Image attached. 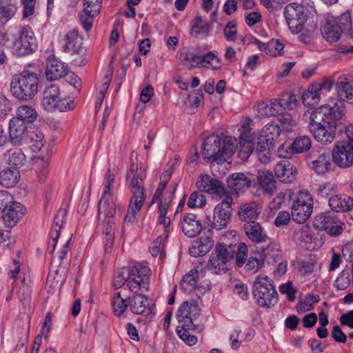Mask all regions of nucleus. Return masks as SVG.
Returning a JSON list of instances; mask_svg holds the SVG:
<instances>
[{"mask_svg": "<svg viewBox=\"0 0 353 353\" xmlns=\"http://www.w3.org/2000/svg\"><path fill=\"white\" fill-rule=\"evenodd\" d=\"M343 107L321 105L307 110L303 117L308 121V128L314 139L323 144L331 143L336 132L345 131L347 140L353 143V124L346 126L344 122Z\"/></svg>", "mask_w": 353, "mask_h": 353, "instance_id": "1", "label": "nucleus"}, {"mask_svg": "<svg viewBox=\"0 0 353 353\" xmlns=\"http://www.w3.org/2000/svg\"><path fill=\"white\" fill-rule=\"evenodd\" d=\"M104 188L102 197L99 203L97 228L101 230L109 243H112L116 228L115 216L119 210V204L114 197L112 191L115 182V174L108 168L104 177Z\"/></svg>", "mask_w": 353, "mask_h": 353, "instance_id": "2", "label": "nucleus"}, {"mask_svg": "<svg viewBox=\"0 0 353 353\" xmlns=\"http://www.w3.org/2000/svg\"><path fill=\"white\" fill-rule=\"evenodd\" d=\"M236 139L231 136L225 137L223 141L219 136L212 134L203 143V154L208 161L223 162L234 152Z\"/></svg>", "mask_w": 353, "mask_h": 353, "instance_id": "3", "label": "nucleus"}, {"mask_svg": "<svg viewBox=\"0 0 353 353\" xmlns=\"http://www.w3.org/2000/svg\"><path fill=\"white\" fill-rule=\"evenodd\" d=\"M323 37L329 43H334L340 39L342 33L353 36L352 21L350 12L343 13L337 19L327 16L321 26Z\"/></svg>", "mask_w": 353, "mask_h": 353, "instance_id": "4", "label": "nucleus"}, {"mask_svg": "<svg viewBox=\"0 0 353 353\" xmlns=\"http://www.w3.org/2000/svg\"><path fill=\"white\" fill-rule=\"evenodd\" d=\"M39 79L36 73L23 70L16 75L10 83L14 97L21 100L32 99L38 91Z\"/></svg>", "mask_w": 353, "mask_h": 353, "instance_id": "5", "label": "nucleus"}, {"mask_svg": "<svg viewBox=\"0 0 353 353\" xmlns=\"http://www.w3.org/2000/svg\"><path fill=\"white\" fill-rule=\"evenodd\" d=\"M316 14L314 7L309 4L291 3L286 6L284 10L286 22L293 33L301 32L305 21Z\"/></svg>", "mask_w": 353, "mask_h": 353, "instance_id": "6", "label": "nucleus"}, {"mask_svg": "<svg viewBox=\"0 0 353 353\" xmlns=\"http://www.w3.org/2000/svg\"><path fill=\"white\" fill-rule=\"evenodd\" d=\"M253 295L261 307H270L276 303L278 294L272 281L266 275L259 274L254 283Z\"/></svg>", "mask_w": 353, "mask_h": 353, "instance_id": "7", "label": "nucleus"}, {"mask_svg": "<svg viewBox=\"0 0 353 353\" xmlns=\"http://www.w3.org/2000/svg\"><path fill=\"white\" fill-rule=\"evenodd\" d=\"M232 203V197L227 195L220 203L215 206L212 219L210 214H205L203 217L204 228L211 227L217 230L225 228L231 220Z\"/></svg>", "mask_w": 353, "mask_h": 353, "instance_id": "8", "label": "nucleus"}, {"mask_svg": "<svg viewBox=\"0 0 353 353\" xmlns=\"http://www.w3.org/2000/svg\"><path fill=\"white\" fill-rule=\"evenodd\" d=\"M279 136V128L274 124L267 125L263 130L256 147V154L259 161L268 163L274 150L275 139Z\"/></svg>", "mask_w": 353, "mask_h": 353, "instance_id": "9", "label": "nucleus"}, {"mask_svg": "<svg viewBox=\"0 0 353 353\" xmlns=\"http://www.w3.org/2000/svg\"><path fill=\"white\" fill-rule=\"evenodd\" d=\"M127 272V285L132 292H143L149 290L151 270L147 265L136 263Z\"/></svg>", "mask_w": 353, "mask_h": 353, "instance_id": "10", "label": "nucleus"}, {"mask_svg": "<svg viewBox=\"0 0 353 353\" xmlns=\"http://www.w3.org/2000/svg\"><path fill=\"white\" fill-rule=\"evenodd\" d=\"M343 225L334 212L321 213L313 221V226L316 229L323 230L331 236L340 235L343 231Z\"/></svg>", "mask_w": 353, "mask_h": 353, "instance_id": "11", "label": "nucleus"}, {"mask_svg": "<svg viewBox=\"0 0 353 353\" xmlns=\"http://www.w3.org/2000/svg\"><path fill=\"white\" fill-rule=\"evenodd\" d=\"M292 218L299 223L305 222L312 212V199L307 192H301L292 205Z\"/></svg>", "mask_w": 353, "mask_h": 353, "instance_id": "12", "label": "nucleus"}, {"mask_svg": "<svg viewBox=\"0 0 353 353\" xmlns=\"http://www.w3.org/2000/svg\"><path fill=\"white\" fill-rule=\"evenodd\" d=\"M37 48V39L32 28L26 26L19 32L18 39L14 43V50L18 56L32 53Z\"/></svg>", "mask_w": 353, "mask_h": 353, "instance_id": "13", "label": "nucleus"}, {"mask_svg": "<svg viewBox=\"0 0 353 353\" xmlns=\"http://www.w3.org/2000/svg\"><path fill=\"white\" fill-rule=\"evenodd\" d=\"M332 160L339 167L347 168L353 165V143L339 141L332 151Z\"/></svg>", "mask_w": 353, "mask_h": 353, "instance_id": "14", "label": "nucleus"}, {"mask_svg": "<svg viewBox=\"0 0 353 353\" xmlns=\"http://www.w3.org/2000/svg\"><path fill=\"white\" fill-rule=\"evenodd\" d=\"M196 185L200 192H204L212 196L221 199L229 195L223 183L208 174H201L198 177Z\"/></svg>", "mask_w": 353, "mask_h": 353, "instance_id": "15", "label": "nucleus"}, {"mask_svg": "<svg viewBox=\"0 0 353 353\" xmlns=\"http://www.w3.org/2000/svg\"><path fill=\"white\" fill-rule=\"evenodd\" d=\"M30 130L27 124L19 118H12L9 123L8 139L10 143L15 146L28 144Z\"/></svg>", "mask_w": 353, "mask_h": 353, "instance_id": "16", "label": "nucleus"}, {"mask_svg": "<svg viewBox=\"0 0 353 353\" xmlns=\"http://www.w3.org/2000/svg\"><path fill=\"white\" fill-rule=\"evenodd\" d=\"M250 123H243L240 130L238 143V156L243 161H246L254 151V133L250 126ZM237 147L236 143L235 148Z\"/></svg>", "mask_w": 353, "mask_h": 353, "instance_id": "17", "label": "nucleus"}, {"mask_svg": "<svg viewBox=\"0 0 353 353\" xmlns=\"http://www.w3.org/2000/svg\"><path fill=\"white\" fill-rule=\"evenodd\" d=\"M311 159L310 168L317 174H323L331 169V154L324 149L312 150L310 153Z\"/></svg>", "mask_w": 353, "mask_h": 353, "instance_id": "18", "label": "nucleus"}, {"mask_svg": "<svg viewBox=\"0 0 353 353\" xmlns=\"http://www.w3.org/2000/svg\"><path fill=\"white\" fill-rule=\"evenodd\" d=\"M145 201L144 193L139 192L138 189L134 190L130 203L128 206V212L124 217L122 224V233H123L124 228L127 225H132L137 221L136 215L140 211Z\"/></svg>", "mask_w": 353, "mask_h": 353, "instance_id": "19", "label": "nucleus"}, {"mask_svg": "<svg viewBox=\"0 0 353 353\" xmlns=\"http://www.w3.org/2000/svg\"><path fill=\"white\" fill-rule=\"evenodd\" d=\"M214 243L212 234L209 230L206 234L192 242L189 248V254L193 257L203 256L212 250Z\"/></svg>", "mask_w": 353, "mask_h": 353, "instance_id": "20", "label": "nucleus"}, {"mask_svg": "<svg viewBox=\"0 0 353 353\" xmlns=\"http://www.w3.org/2000/svg\"><path fill=\"white\" fill-rule=\"evenodd\" d=\"M133 157L134 155L133 153H132L130 157L131 164L129 172L127 174V179L130 176V174H132L133 176L130 183L132 193H134V190H137V189H138L139 192H141V193H144L145 189L140 184L143 181L146 176V174L144 169L139 168L138 166L137 154H135L134 159Z\"/></svg>", "mask_w": 353, "mask_h": 353, "instance_id": "21", "label": "nucleus"}, {"mask_svg": "<svg viewBox=\"0 0 353 353\" xmlns=\"http://www.w3.org/2000/svg\"><path fill=\"white\" fill-rule=\"evenodd\" d=\"M243 229L248 239L254 244L263 243L269 241V236L263 228L256 221L245 223Z\"/></svg>", "mask_w": 353, "mask_h": 353, "instance_id": "22", "label": "nucleus"}, {"mask_svg": "<svg viewBox=\"0 0 353 353\" xmlns=\"http://www.w3.org/2000/svg\"><path fill=\"white\" fill-rule=\"evenodd\" d=\"M83 38L79 36L77 29L68 32L64 37V44L62 46L63 52L72 55L82 54Z\"/></svg>", "mask_w": 353, "mask_h": 353, "instance_id": "23", "label": "nucleus"}, {"mask_svg": "<svg viewBox=\"0 0 353 353\" xmlns=\"http://www.w3.org/2000/svg\"><path fill=\"white\" fill-rule=\"evenodd\" d=\"M68 70V65L54 56H51L48 59L46 76L48 80L54 81L61 79L66 74Z\"/></svg>", "mask_w": 353, "mask_h": 353, "instance_id": "24", "label": "nucleus"}, {"mask_svg": "<svg viewBox=\"0 0 353 353\" xmlns=\"http://www.w3.org/2000/svg\"><path fill=\"white\" fill-rule=\"evenodd\" d=\"M227 183L231 192L239 196L251 186L252 181L245 174L239 172L230 175Z\"/></svg>", "mask_w": 353, "mask_h": 353, "instance_id": "25", "label": "nucleus"}, {"mask_svg": "<svg viewBox=\"0 0 353 353\" xmlns=\"http://www.w3.org/2000/svg\"><path fill=\"white\" fill-rule=\"evenodd\" d=\"M26 211V209L22 204L12 200V203L8 205L1 214V217L9 226L12 227L21 219Z\"/></svg>", "mask_w": 353, "mask_h": 353, "instance_id": "26", "label": "nucleus"}, {"mask_svg": "<svg viewBox=\"0 0 353 353\" xmlns=\"http://www.w3.org/2000/svg\"><path fill=\"white\" fill-rule=\"evenodd\" d=\"M194 329V324L190 316L185 315L181 319H178V336L190 346L197 342L196 336L191 334L189 332Z\"/></svg>", "mask_w": 353, "mask_h": 353, "instance_id": "27", "label": "nucleus"}, {"mask_svg": "<svg viewBox=\"0 0 353 353\" xmlns=\"http://www.w3.org/2000/svg\"><path fill=\"white\" fill-rule=\"evenodd\" d=\"M274 172L280 181L285 183L293 182L297 174L296 168L288 161L277 163L274 168Z\"/></svg>", "mask_w": 353, "mask_h": 353, "instance_id": "28", "label": "nucleus"}, {"mask_svg": "<svg viewBox=\"0 0 353 353\" xmlns=\"http://www.w3.org/2000/svg\"><path fill=\"white\" fill-rule=\"evenodd\" d=\"M261 212V208L258 203L255 202L245 203L240 205L238 215L241 221L248 223L249 221H255Z\"/></svg>", "mask_w": 353, "mask_h": 353, "instance_id": "29", "label": "nucleus"}, {"mask_svg": "<svg viewBox=\"0 0 353 353\" xmlns=\"http://www.w3.org/2000/svg\"><path fill=\"white\" fill-rule=\"evenodd\" d=\"M196 215L188 214L181 223V228L185 236L192 238L200 233L203 228L201 221L196 219Z\"/></svg>", "mask_w": 353, "mask_h": 353, "instance_id": "30", "label": "nucleus"}, {"mask_svg": "<svg viewBox=\"0 0 353 353\" xmlns=\"http://www.w3.org/2000/svg\"><path fill=\"white\" fill-rule=\"evenodd\" d=\"M59 88L55 84L48 86L43 94L42 105L48 111L56 110V104L59 99Z\"/></svg>", "mask_w": 353, "mask_h": 353, "instance_id": "31", "label": "nucleus"}, {"mask_svg": "<svg viewBox=\"0 0 353 353\" xmlns=\"http://www.w3.org/2000/svg\"><path fill=\"white\" fill-rule=\"evenodd\" d=\"M134 294L132 297H129L131 312L136 314H142L148 308L150 312H152V309L148 303V297L141 292Z\"/></svg>", "mask_w": 353, "mask_h": 353, "instance_id": "32", "label": "nucleus"}, {"mask_svg": "<svg viewBox=\"0 0 353 353\" xmlns=\"http://www.w3.org/2000/svg\"><path fill=\"white\" fill-rule=\"evenodd\" d=\"M353 205V199L345 194L334 195L329 199V205L334 212H346Z\"/></svg>", "mask_w": 353, "mask_h": 353, "instance_id": "33", "label": "nucleus"}, {"mask_svg": "<svg viewBox=\"0 0 353 353\" xmlns=\"http://www.w3.org/2000/svg\"><path fill=\"white\" fill-rule=\"evenodd\" d=\"M257 180L265 192L273 194L276 192V181L270 172L259 170L257 174Z\"/></svg>", "mask_w": 353, "mask_h": 353, "instance_id": "34", "label": "nucleus"}, {"mask_svg": "<svg viewBox=\"0 0 353 353\" xmlns=\"http://www.w3.org/2000/svg\"><path fill=\"white\" fill-rule=\"evenodd\" d=\"M199 279L197 267L192 269L181 279L180 285L181 290L185 293H191L196 288Z\"/></svg>", "mask_w": 353, "mask_h": 353, "instance_id": "35", "label": "nucleus"}, {"mask_svg": "<svg viewBox=\"0 0 353 353\" xmlns=\"http://www.w3.org/2000/svg\"><path fill=\"white\" fill-rule=\"evenodd\" d=\"M236 250V244L218 243L215 248L214 254L219 257V260L228 263L234 259Z\"/></svg>", "mask_w": 353, "mask_h": 353, "instance_id": "36", "label": "nucleus"}, {"mask_svg": "<svg viewBox=\"0 0 353 353\" xmlns=\"http://www.w3.org/2000/svg\"><path fill=\"white\" fill-rule=\"evenodd\" d=\"M20 173L17 169L7 168L0 172V185L9 188L14 186L19 181Z\"/></svg>", "mask_w": 353, "mask_h": 353, "instance_id": "37", "label": "nucleus"}, {"mask_svg": "<svg viewBox=\"0 0 353 353\" xmlns=\"http://www.w3.org/2000/svg\"><path fill=\"white\" fill-rule=\"evenodd\" d=\"M67 214V210L65 208H60L57 214L54 216V222L52 228V230L50 232V236L52 240L53 243V249L51 251V253L54 252L56 243L59 237V232L62 228V225L64 223V219Z\"/></svg>", "mask_w": 353, "mask_h": 353, "instance_id": "38", "label": "nucleus"}, {"mask_svg": "<svg viewBox=\"0 0 353 353\" xmlns=\"http://www.w3.org/2000/svg\"><path fill=\"white\" fill-rule=\"evenodd\" d=\"M338 97L342 100L353 104V81L343 79L336 83Z\"/></svg>", "mask_w": 353, "mask_h": 353, "instance_id": "39", "label": "nucleus"}, {"mask_svg": "<svg viewBox=\"0 0 353 353\" xmlns=\"http://www.w3.org/2000/svg\"><path fill=\"white\" fill-rule=\"evenodd\" d=\"M17 6L10 1L0 0V23H6L16 14Z\"/></svg>", "mask_w": 353, "mask_h": 353, "instance_id": "40", "label": "nucleus"}, {"mask_svg": "<svg viewBox=\"0 0 353 353\" xmlns=\"http://www.w3.org/2000/svg\"><path fill=\"white\" fill-rule=\"evenodd\" d=\"M6 155L8 163L14 169L21 168L26 161V156L20 148H11L8 150Z\"/></svg>", "mask_w": 353, "mask_h": 353, "instance_id": "41", "label": "nucleus"}, {"mask_svg": "<svg viewBox=\"0 0 353 353\" xmlns=\"http://www.w3.org/2000/svg\"><path fill=\"white\" fill-rule=\"evenodd\" d=\"M268 245L262 250V253L267 259H272L274 262H278L281 259V249L280 245L275 241H269Z\"/></svg>", "mask_w": 353, "mask_h": 353, "instance_id": "42", "label": "nucleus"}, {"mask_svg": "<svg viewBox=\"0 0 353 353\" xmlns=\"http://www.w3.org/2000/svg\"><path fill=\"white\" fill-rule=\"evenodd\" d=\"M311 148V139L309 137L303 135L296 137L288 148L292 150L295 154L307 152Z\"/></svg>", "mask_w": 353, "mask_h": 353, "instance_id": "43", "label": "nucleus"}, {"mask_svg": "<svg viewBox=\"0 0 353 353\" xmlns=\"http://www.w3.org/2000/svg\"><path fill=\"white\" fill-rule=\"evenodd\" d=\"M174 165H172L171 167L167 170H165L160 177V183L159 187L155 191V193L153 196L152 203L159 201L162 195L163 191L165 189L166 185L169 182L171 176L174 173Z\"/></svg>", "mask_w": 353, "mask_h": 353, "instance_id": "44", "label": "nucleus"}, {"mask_svg": "<svg viewBox=\"0 0 353 353\" xmlns=\"http://www.w3.org/2000/svg\"><path fill=\"white\" fill-rule=\"evenodd\" d=\"M174 192L175 187L174 189L170 192L168 198H165L164 203H163L161 201L159 203V221L160 223L163 224L165 228H167L170 226L171 221L169 217H165L167 214V209L169 203L172 201L174 197Z\"/></svg>", "mask_w": 353, "mask_h": 353, "instance_id": "45", "label": "nucleus"}, {"mask_svg": "<svg viewBox=\"0 0 353 353\" xmlns=\"http://www.w3.org/2000/svg\"><path fill=\"white\" fill-rule=\"evenodd\" d=\"M19 120H22L24 123H33L37 118L36 110L29 105H21L17 110V117Z\"/></svg>", "mask_w": 353, "mask_h": 353, "instance_id": "46", "label": "nucleus"}, {"mask_svg": "<svg viewBox=\"0 0 353 353\" xmlns=\"http://www.w3.org/2000/svg\"><path fill=\"white\" fill-rule=\"evenodd\" d=\"M112 305L114 314L120 316L127 310L128 307L130 306L129 298L123 299L121 297V293L117 292L112 298Z\"/></svg>", "mask_w": 353, "mask_h": 353, "instance_id": "47", "label": "nucleus"}, {"mask_svg": "<svg viewBox=\"0 0 353 353\" xmlns=\"http://www.w3.org/2000/svg\"><path fill=\"white\" fill-rule=\"evenodd\" d=\"M209 31L207 23L203 21L201 17H196L192 26L191 34L196 38L205 37Z\"/></svg>", "mask_w": 353, "mask_h": 353, "instance_id": "48", "label": "nucleus"}, {"mask_svg": "<svg viewBox=\"0 0 353 353\" xmlns=\"http://www.w3.org/2000/svg\"><path fill=\"white\" fill-rule=\"evenodd\" d=\"M206 269L212 274H221L228 270V267L227 263L219 260V257L216 255H212L206 265Z\"/></svg>", "mask_w": 353, "mask_h": 353, "instance_id": "49", "label": "nucleus"}, {"mask_svg": "<svg viewBox=\"0 0 353 353\" xmlns=\"http://www.w3.org/2000/svg\"><path fill=\"white\" fill-rule=\"evenodd\" d=\"M315 264V261L312 259H299L294 263V266L301 275L305 276L311 274L314 272Z\"/></svg>", "mask_w": 353, "mask_h": 353, "instance_id": "50", "label": "nucleus"}, {"mask_svg": "<svg viewBox=\"0 0 353 353\" xmlns=\"http://www.w3.org/2000/svg\"><path fill=\"white\" fill-rule=\"evenodd\" d=\"M202 67H206L213 70L221 68V61L217 57L215 51L209 52L205 56H201Z\"/></svg>", "mask_w": 353, "mask_h": 353, "instance_id": "51", "label": "nucleus"}, {"mask_svg": "<svg viewBox=\"0 0 353 353\" xmlns=\"http://www.w3.org/2000/svg\"><path fill=\"white\" fill-rule=\"evenodd\" d=\"M320 91L321 90L317 84L309 86L307 92H303L302 94L303 103L308 105L316 103V100L320 96Z\"/></svg>", "mask_w": 353, "mask_h": 353, "instance_id": "52", "label": "nucleus"}, {"mask_svg": "<svg viewBox=\"0 0 353 353\" xmlns=\"http://www.w3.org/2000/svg\"><path fill=\"white\" fill-rule=\"evenodd\" d=\"M44 136L41 132L30 130L29 142L30 148L34 152L39 151L44 145Z\"/></svg>", "mask_w": 353, "mask_h": 353, "instance_id": "53", "label": "nucleus"}, {"mask_svg": "<svg viewBox=\"0 0 353 353\" xmlns=\"http://www.w3.org/2000/svg\"><path fill=\"white\" fill-rule=\"evenodd\" d=\"M103 0H83V11L97 16L101 11Z\"/></svg>", "mask_w": 353, "mask_h": 353, "instance_id": "54", "label": "nucleus"}, {"mask_svg": "<svg viewBox=\"0 0 353 353\" xmlns=\"http://www.w3.org/2000/svg\"><path fill=\"white\" fill-rule=\"evenodd\" d=\"M319 297L318 295L309 294L305 301H300L296 305V310L299 312H306L312 309L313 304L318 303Z\"/></svg>", "mask_w": 353, "mask_h": 353, "instance_id": "55", "label": "nucleus"}, {"mask_svg": "<svg viewBox=\"0 0 353 353\" xmlns=\"http://www.w3.org/2000/svg\"><path fill=\"white\" fill-rule=\"evenodd\" d=\"M206 202V199L204 195L199 192H192L188 201V205L190 208H201Z\"/></svg>", "mask_w": 353, "mask_h": 353, "instance_id": "56", "label": "nucleus"}, {"mask_svg": "<svg viewBox=\"0 0 353 353\" xmlns=\"http://www.w3.org/2000/svg\"><path fill=\"white\" fill-rule=\"evenodd\" d=\"M279 125H276L279 128H281L283 130L291 132L294 128L296 127V123L289 114L282 115L278 119Z\"/></svg>", "mask_w": 353, "mask_h": 353, "instance_id": "57", "label": "nucleus"}, {"mask_svg": "<svg viewBox=\"0 0 353 353\" xmlns=\"http://www.w3.org/2000/svg\"><path fill=\"white\" fill-rule=\"evenodd\" d=\"M236 264L238 267H241L248 257V247L245 243H241L236 245Z\"/></svg>", "mask_w": 353, "mask_h": 353, "instance_id": "58", "label": "nucleus"}, {"mask_svg": "<svg viewBox=\"0 0 353 353\" xmlns=\"http://www.w3.org/2000/svg\"><path fill=\"white\" fill-rule=\"evenodd\" d=\"M264 264L263 259H257L254 256H250L245 264V270L252 273L256 272Z\"/></svg>", "mask_w": 353, "mask_h": 353, "instance_id": "59", "label": "nucleus"}, {"mask_svg": "<svg viewBox=\"0 0 353 353\" xmlns=\"http://www.w3.org/2000/svg\"><path fill=\"white\" fill-rule=\"evenodd\" d=\"M279 291L281 294H286L289 301H294L296 298V290L293 288L292 283L288 281L279 286Z\"/></svg>", "mask_w": 353, "mask_h": 353, "instance_id": "60", "label": "nucleus"}, {"mask_svg": "<svg viewBox=\"0 0 353 353\" xmlns=\"http://www.w3.org/2000/svg\"><path fill=\"white\" fill-rule=\"evenodd\" d=\"M281 101L284 106L285 111L286 110H293L299 103L296 96L293 94H283L281 98Z\"/></svg>", "mask_w": 353, "mask_h": 353, "instance_id": "61", "label": "nucleus"}, {"mask_svg": "<svg viewBox=\"0 0 353 353\" xmlns=\"http://www.w3.org/2000/svg\"><path fill=\"white\" fill-rule=\"evenodd\" d=\"M23 6V16L28 17L34 13L37 0H21Z\"/></svg>", "mask_w": 353, "mask_h": 353, "instance_id": "62", "label": "nucleus"}, {"mask_svg": "<svg viewBox=\"0 0 353 353\" xmlns=\"http://www.w3.org/2000/svg\"><path fill=\"white\" fill-rule=\"evenodd\" d=\"M191 106L198 108L203 102V94L201 90H197L188 95Z\"/></svg>", "mask_w": 353, "mask_h": 353, "instance_id": "63", "label": "nucleus"}, {"mask_svg": "<svg viewBox=\"0 0 353 353\" xmlns=\"http://www.w3.org/2000/svg\"><path fill=\"white\" fill-rule=\"evenodd\" d=\"M76 103L70 99H59L56 104V110L61 112H67L74 108Z\"/></svg>", "mask_w": 353, "mask_h": 353, "instance_id": "64", "label": "nucleus"}]
</instances>
